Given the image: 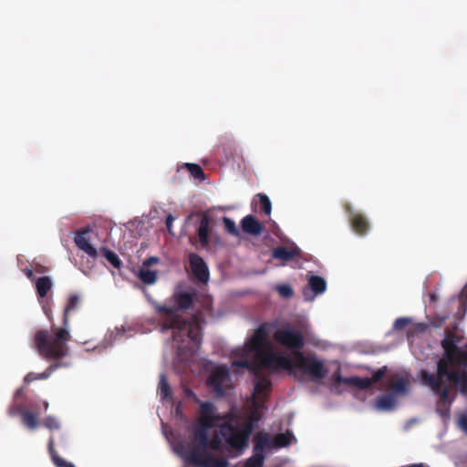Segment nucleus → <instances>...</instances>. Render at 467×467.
<instances>
[{
	"label": "nucleus",
	"instance_id": "1",
	"mask_svg": "<svg viewBox=\"0 0 467 467\" xmlns=\"http://www.w3.org/2000/svg\"><path fill=\"white\" fill-rule=\"evenodd\" d=\"M215 406L210 401L200 402L199 426L193 431L194 445L186 461L196 467H227L228 461L207 452L209 429L219 426L220 434L229 447L243 450L248 446L254 430V420L233 423L232 414H216Z\"/></svg>",
	"mask_w": 467,
	"mask_h": 467
},
{
	"label": "nucleus",
	"instance_id": "2",
	"mask_svg": "<svg viewBox=\"0 0 467 467\" xmlns=\"http://www.w3.org/2000/svg\"><path fill=\"white\" fill-rule=\"evenodd\" d=\"M462 337L449 328L445 329V335L441 342L443 348V356L437 361L436 373L421 370L420 379L423 385L430 388L434 394L439 396L437 411L441 416H448L451 406L455 400V394L451 397L450 390L460 391L467 395V372L459 368H451L455 356L462 349L458 347Z\"/></svg>",
	"mask_w": 467,
	"mask_h": 467
},
{
	"label": "nucleus",
	"instance_id": "3",
	"mask_svg": "<svg viewBox=\"0 0 467 467\" xmlns=\"http://www.w3.org/2000/svg\"><path fill=\"white\" fill-rule=\"evenodd\" d=\"M194 296V291L176 290L163 304L151 301V306L159 316L161 330L172 331L177 353L185 358L193 356L202 343L201 327L181 314L192 306Z\"/></svg>",
	"mask_w": 467,
	"mask_h": 467
},
{
	"label": "nucleus",
	"instance_id": "4",
	"mask_svg": "<svg viewBox=\"0 0 467 467\" xmlns=\"http://www.w3.org/2000/svg\"><path fill=\"white\" fill-rule=\"evenodd\" d=\"M80 302L78 295H71L64 308L62 326H52L50 330L39 329L34 337V347L39 355L47 359H60L68 356L67 343L71 340L69 332V313L75 310Z\"/></svg>",
	"mask_w": 467,
	"mask_h": 467
},
{
	"label": "nucleus",
	"instance_id": "5",
	"mask_svg": "<svg viewBox=\"0 0 467 467\" xmlns=\"http://www.w3.org/2000/svg\"><path fill=\"white\" fill-rule=\"evenodd\" d=\"M264 361L267 369L271 371L285 370L291 375L295 370H298L314 380L323 379L327 373L324 362L313 353H294L293 358L285 353H269Z\"/></svg>",
	"mask_w": 467,
	"mask_h": 467
},
{
	"label": "nucleus",
	"instance_id": "6",
	"mask_svg": "<svg viewBox=\"0 0 467 467\" xmlns=\"http://www.w3.org/2000/svg\"><path fill=\"white\" fill-rule=\"evenodd\" d=\"M273 339L281 347L291 351L289 356L291 358H294V353L301 352L305 347V337L302 332L292 328L289 325L275 330Z\"/></svg>",
	"mask_w": 467,
	"mask_h": 467
},
{
	"label": "nucleus",
	"instance_id": "7",
	"mask_svg": "<svg viewBox=\"0 0 467 467\" xmlns=\"http://www.w3.org/2000/svg\"><path fill=\"white\" fill-rule=\"evenodd\" d=\"M267 326L266 324H263L258 327V328L254 331V335L250 338L249 342L244 348V352L247 353H255L256 358H258L260 365L267 368L265 365V358L269 353H274L271 350H266L265 348L267 346Z\"/></svg>",
	"mask_w": 467,
	"mask_h": 467
},
{
	"label": "nucleus",
	"instance_id": "8",
	"mask_svg": "<svg viewBox=\"0 0 467 467\" xmlns=\"http://www.w3.org/2000/svg\"><path fill=\"white\" fill-rule=\"evenodd\" d=\"M206 384L217 396L223 397L231 387V375L227 366L223 365L213 369Z\"/></svg>",
	"mask_w": 467,
	"mask_h": 467
},
{
	"label": "nucleus",
	"instance_id": "9",
	"mask_svg": "<svg viewBox=\"0 0 467 467\" xmlns=\"http://www.w3.org/2000/svg\"><path fill=\"white\" fill-rule=\"evenodd\" d=\"M253 392V405L255 409L263 407L267 396L272 390V383L268 377L262 376L256 371Z\"/></svg>",
	"mask_w": 467,
	"mask_h": 467
},
{
	"label": "nucleus",
	"instance_id": "10",
	"mask_svg": "<svg viewBox=\"0 0 467 467\" xmlns=\"http://www.w3.org/2000/svg\"><path fill=\"white\" fill-rule=\"evenodd\" d=\"M189 264L192 275L200 283H207L209 280V269L204 260L197 254H189Z\"/></svg>",
	"mask_w": 467,
	"mask_h": 467
},
{
	"label": "nucleus",
	"instance_id": "11",
	"mask_svg": "<svg viewBox=\"0 0 467 467\" xmlns=\"http://www.w3.org/2000/svg\"><path fill=\"white\" fill-rule=\"evenodd\" d=\"M90 233H92V229L89 226L79 230L75 235L74 242L79 250L85 252L90 257L96 258L98 251L90 244V238L88 237Z\"/></svg>",
	"mask_w": 467,
	"mask_h": 467
},
{
	"label": "nucleus",
	"instance_id": "12",
	"mask_svg": "<svg viewBox=\"0 0 467 467\" xmlns=\"http://www.w3.org/2000/svg\"><path fill=\"white\" fill-rule=\"evenodd\" d=\"M345 211L348 214L353 230L359 235H365L369 228L367 218L361 213H355L349 203L345 205Z\"/></svg>",
	"mask_w": 467,
	"mask_h": 467
},
{
	"label": "nucleus",
	"instance_id": "13",
	"mask_svg": "<svg viewBox=\"0 0 467 467\" xmlns=\"http://www.w3.org/2000/svg\"><path fill=\"white\" fill-rule=\"evenodd\" d=\"M300 255V249L297 246L286 247L278 246L273 250L272 257L283 262L291 261Z\"/></svg>",
	"mask_w": 467,
	"mask_h": 467
},
{
	"label": "nucleus",
	"instance_id": "14",
	"mask_svg": "<svg viewBox=\"0 0 467 467\" xmlns=\"http://www.w3.org/2000/svg\"><path fill=\"white\" fill-rule=\"evenodd\" d=\"M63 358H60V359H53L55 362L51 365H49L47 369L42 372V373H39V374H36V373H34V372H30L28 373L25 379H24V381L26 383H30L34 380H37V379H48L51 374L56 370L58 368L60 367H66L67 364L65 363H62L61 360Z\"/></svg>",
	"mask_w": 467,
	"mask_h": 467
},
{
	"label": "nucleus",
	"instance_id": "15",
	"mask_svg": "<svg viewBox=\"0 0 467 467\" xmlns=\"http://www.w3.org/2000/svg\"><path fill=\"white\" fill-rule=\"evenodd\" d=\"M243 232L251 235H259L263 231V225L254 215H246L241 221Z\"/></svg>",
	"mask_w": 467,
	"mask_h": 467
},
{
	"label": "nucleus",
	"instance_id": "16",
	"mask_svg": "<svg viewBox=\"0 0 467 467\" xmlns=\"http://www.w3.org/2000/svg\"><path fill=\"white\" fill-rule=\"evenodd\" d=\"M209 233H210V218L207 215H203L200 220L199 227L197 229V235H198L201 246L202 248H206L210 244Z\"/></svg>",
	"mask_w": 467,
	"mask_h": 467
},
{
	"label": "nucleus",
	"instance_id": "17",
	"mask_svg": "<svg viewBox=\"0 0 467 467\" xmlns=\"http://www.w3.org/2000/svg\"><path fill=\"white\" fill-rule=\"evenodd\" d=\"M455 303H457L458 305V309L457 312L455 313V318L458 321H462L464 318L467 312V285H465L462 288L457 298L451 299V304Z\"/></svg>",
	"mask_w": 467,
	"mask_h": 467
},
{
	"label": "nucleus",
	"instance_id": "18",
	"mask_svg": "<svg viewBox=\"0 0 467 467\" xmlns=\"http://www.w3.org/2000/svg\"><path fill=\"white\" fill-rule=\"evenodd\" d=\"M250 353L245 354L244 352V348L240 351V358H234L232 362L233 367L247 368L250 371L256 372L257 367L256 365L248 359V356Z\"/></svg>",
	"mask_w": 467,
	"mask_h": 467
},
{
	"label": "nucleus",
	"instance_id": "19",
	"mask_svg": "<svg viewBox=\"0 0 467 467\" xmlns=\"http://www.w3.org/2000/svg\"><path fill=\"white\" fill-rule=\"evenodd\" d=\"M51 288L52 281L49 276H42L36 280V295L39 298L46 297Z\"/></svg>",
	"mask_w": 467,
	"mask_h": 467
},
{
	"label": "nucleus",
	"instance_id": "20",
	"mask_svg": "<svg viewBox=\"0 0 467 467\" xmlns=\"http://www.w3.org/2000/svg\"><path fill=\"white\" fill-rule=\"evenodd\" d=\"M254 452L264 453V450L270 446V439L267 433L258 432L254 437Z\"/></svg>",
	"mask_w": 467,
	"mask_h": 467
},
{
	"label": "nucleus",
	"instance_id": "21",
	"mask_svg": "<svg viewBox=\"0 0 467 467\" xmlns=\"http://www.w3.org/2000/svg\"><path fill=\"white\" fill-rule=\"evenodd\" d=\"M308 286L315 294H322L327 288L326 280L319 275H311L308 279Z\"/></svg>",
	"mask_w": 467,
	"mask_h": 467
},
{
	"label": "nucleus",
	"instance_id": "22",
	"mask_svg": "<svg viewBox=\"0 0 467 467\" xmlns=\"http://www.w3.org/2000/svg\"><path fill=\"white\" fill-rule=\"evenodd\" d=\"M48 452L51 456L52 462L56 467H67L70 462L61 458L55 450L54 438L50 437L48 441Z\"/></svg>",
	"mask_w": 467,
	"mask_h": 467
},
{
	"label": "nucleus",
	"instance_id": "23",
	"mask_svg": "<svg viewBox=\"0 0 467 467\" xmlns=\"http://www.w3.org/2000/svg\"><path fill=\"white\" fill-rule=\"evenodd\" d=\"M396 400L392 394H383L377 399L376 407L379 410H391Z\"/></svg>",
	"mask_w": 467,
	"mask_h": 467
},
{
	"label": "nucleus",
	"instance_id": "24",
	"mask_svg": "<svg viewBox=\"0 0 467 467\" xmlns=\"http://www.w3.org/2000/svg\"><path fill=\"white\" fill-rule=\"evenodd\" d=\"M346 381L348 386L356 387L359 389H367L373 385L370 378H360L358 376L349 377Z\"/></svg>",
	"mask_w": 467,
	"mask_h": 467
},
{
	"label": "nucleus",
	"instance_id": "25",
	"mask_svg": "<svg viewBox=\"0 0 467 467\" xmlns=\"http://www.w3.org/2000/svg\"><path fill=\"white\" fill-rule=\"evenodd\" d=\"M22 422L27 428L34 430L38 426L37 416L27 410H21Z\"/></svg>",
	"mask_w": 467,
	"mask_h": 467
},
{
	"label": "nucleus",
	"instance_id": "26",
	"mask_svg": "<svg viewBox=\"0 0 467 467\" xmlns=\"http://www.w3.org/2000/svg\"><path fill=\"white\" fill-rule=\"evenodd\" d=\"M101 254L107 259V261L113 265L115 268L119 269L122 266V262L119 256L107 247H101Z\"/></svg>",
	"mask_w": 467,
	"mask_h": 467
},
{
	"label": "nucleus",
	"instance_id": "27",
	"mask_svg": "<svg viewBox=\"0 0 467 467\" xmlns=\"http://www.w3.org/2000/svg\"><path fill=\"white\" fill-rule=\"evenodd\" d=\"M159 393L161 395V400H168L169 398L171 397V388L164 374H161L160 376Z\"/></svg>",
	"mask_w": 467,
	"mask_h": 467
},
{
	"label": "nucleus",
	"instance_id": "28",
	"mask_svg": "<svg viewBox=\"0 0 467 467\" xmlns=\"http://www.w3.org/2000/svg\"><path fill=\"white\" fill-rule=\"evenodd\" d=\"M451 368H459L464 369L467 372V348H462L451 364Z\"/></svg>",
	"mask_w": 467,
	"mask_h": 467
},
{
	"label": "nucleus",
	"instance_id": "29",
	"mask_svg": "<svg viewBox=\"0 0 467 467\" xmlns=\"http://www.w3.org/2000/svg\"><path fill=\"white\" fill-rule=\"evenodd\" d=\"M139 278L146 285H152L157 280L156 271L142 268L139 272Z\"/></svg>",
	"mask_w": 467,
	"mask_h": 467
},
{
	"label": "nucleus",
	"instance_id": "30",
	"mask_svg": "<svg viewBox=\"0 0 467 467\" xmlns=\"http://www.w3.org/2000/svg\"><path fill=\"white\" fill-rule=\"evenodd\" d=\"M183 167L185 169H187V171L190 172V174L194 178V179H197V180H204L205 179V174H204V171L202 169V167L199 165V164H195V163H185L183 165Z\"/></svg>",
	"mask_w": 467,
	"mask_h": 467
},
{
	"label": "nucleus",
	"instance_id": "31",
	"mask_svg": "<svg viewBox=\"0 0 467 467\" xmlns=\"http://www.w3.org/2000/svg\"><path fill=\"white\" fill-rule=\"evenodd\" d=\"M264 462V453L254 452V454L246 460L244 467H263Z\"/></svg>",
	"mask_w": 467,
	"mask_h": 467
},
{
	"label": "nucleus",
	"instance_id": "32",
	"mask_svg": "<svg viewBox=\"0 0 467 467\" xmlns=\"http://www.w3.org/2000/svg\"><path fill=\"white\" fill-rule=\"evenodd\" d=\"M256 197L259 199L262 212L265 215H270L272 211V204L268 196L264 193H258Z\"/></svg>",
	"mask_w": 467,
	"mask_h": 467
},
{
	"label": "nucleus",
	"instance_id": "33",
	"mask_svg": "<svg viewBox=\"0 0 467 467\" xmlns=\"http://www.w3.org/2000/svg\"><path fill=\"white\" fill-rule=\"evenodd\" d=\"M223 223L224 229L228 234H230L234 236H236V237L240 235V232H239L235 223L232 219H230L228 217H223Z\"/></svg>",
	"mask_w": 467,
	"mask_h": 467
},
{
	"label": "nucleus",
	"instance_id": "34",
	"mask_svg": "<svg viewBox=\"0 0 467 467\" xmlns=\"http://www.w3.org/2000/svg\"><path fill=\"white\" fill-rule=\"evenodd\" d=\"M293 435L289 432L277 434L275 438V442L277 447H285L291 443Z\"/></svg>",
	"mask_w": 467,
	"mask_h": 467
},
{
	"label": "nucleus",
	"instance_id": "35",
	"mask_svg": "<svg viewBox=\"0 0 467 467\" xmlns=\"http://www.w3.org/2000/svg\"><path fill=\"white\" fill-rule=\"evenodd\" d=\"M392 390L396 393H404L406 391V381L400 378L390 385Z\"/></svg>",
	"mask_w": 467,
	"mask_h": 467
},
{
	"label": "nucleus",
	"instance_id": "36",
	"mask_svg": "<svg viewBox=\"0 0 467 467\" xmlns=\"http://www.w3.org/2000/svg\"><path fill=\"white\" fill-rule=\"evenodd\" d=\"M44 426L50 431L58 430L60 428V423L58 420L52 416H48L44 420Z\"/></svg>",
	"mask_w": 467,
	"mask_h": 467
},
{
	"label": "nucleus",
	"instance_id": "37",
	"mask_svg": "<svg viewBox=\"0 0 467 467\" xmlns=\"http://www.w3.org/2000/svg\"><path fill=\"white\" fill-rule=\"evenodd\" d=\"M279 295L284 298H290L294 295V291L289 285H280L277 286Z\"/></svg>",
	"mask_w": 467,
	"mask_h": 467
},
{
	"label": "nucleus",
	"instance_id": "38",
	"mask_svg": "<svg viewBox=\"0 0 467 467\" xmlns=\"http://www.w3.org/2000/svg\"><path fill=\"white\" fill-rule=\"evenodd\" d=\"M387 371H388L387 366H384V367L379 368L378 370H376L373 373L372 377L370 378L372 384L377 383L379 380H381L382 378L386 375Z\"/></svg>",
	"mask_w": 467,
	"mask_h": 467
},
{
	"label": "nucleus",
	"instance_id": "39",
	"mask_svg": "<svg viewBox=\"0 0 467 467\" xmlns=\"http://www.w3.org/2000/svg\"><path fill=\"white\" fill-rule=\"evenodd\" d=\"M222 441L221 438L218 435H215L212 439L209 438L207 442V450L211 449L213 451H217L221 448Z\"/></svg>",
	"mask_w": 467,
	"mask_h": 467
},
{
	"label": "nucleus",
	"instance_id": "40",
	"mask_svg": "<svg viewBox=\"0 0 467 467\" xmlns=\"http://www.w3.org/2000/svg\"><path fill=\"white\" fill-rule=\"evenodd\" d=\"M458 428L467 435V413H462L457 419Z\"/></svg>",
	"mask_w": 467,
	"mask_h": 467
},
{
	"label": "nucleus",
	"instance_id": "41",
	"mask_svg": "<svg viewBox=\"0 0 467 467\" xmlns=\"http://www.w3.org/2000/svg\"><path fill=\"white\" fill-rule=\"evenodd\" d=\"M410 320L408 317H399L395 320L393 328L396 330H402L410 324Z\"/></svg>",
	"mask_w": 467,
	"mask_h": 467
},
{
	"label": "nucleus",
	"instance_id": "42",
	"mask_svg": "<svg viewBox=\"0 0 467 467\" xmlns=\"http://www.w3.org/2000/svg\"><path fill=\"white\" fill-rule=\"evenodd\" d=\"M447 318H448L447 316L437 317L433 318V320L431 321V325L435 327H440L441 326H442L445 323Z\"/></svg>",
	"mask_w": 467,
	"mask_h": 467
},
{
	"label": "nucleus",
	"instance_id": "43",
	"mask_svg": "<svg viewBox=\"0 0 467 467\" xmlns=\"http://www.w3.org/2000/svg\"><path fill=\"white\" fill-rule=\"evenodd\" d=\"M333 379H334L335 382L337 384L343 383V384L348 385V382L346 380L348 379V378L342 377L339 372L334 373Z\"/></svg>",
	"mask_w": 467,
	"mask_h": 467
},
{
	"label": "nucleus",
	"instance_id": "44",
	"mask_svg": "<svg viewBox=\"0 0 467 467\" xmlns=\"http://www.w3.org/2000/svg\"><path fill=\"white\" fill-rule=\"evenodd\" d=\"M23 409L20 408L19 406H11L9 409H8V414L12 417L16 416V414H20L21 415V410Z\"/></svg>",
	"mask_w": 467,
	"mask_h": 467
},
{
	"label": "nucleus",
	"instance_id": "45",
	"mask_svg": "<svg viewBox=\"0 0 467 467\" xmlns=\"http://www.w3.org/2000/svg\"><path fill=\"white\" fill-rule=\"evenodd\" d=\"M174 221V217L171 215V214H169L166 218V227H167V230L169 231V233L172 234L171 233V227H172V223Z\"/></svg>",
	"mask_w": 467,
	"mask_h": 467
},
{
	"label": "nucleus",
	"instance_id": "46",
	"mask_svg": "<svg viewBox=\"0 0 467 467\" xmlns=\"http://www.w3.org/2000/svg\"><path fill=\"white\" fill-rule=\"evenodd\" d=\"M159 262V259L157 257H154V256H151V257H149L147 258L144 262H143V266H150L153 264H156Z\"/></svg>",
	"mask_w": 467,
	"mask_h": 467
},
{
	"label": "nucleus",
	"instance_id": "47",
	"mask_svg": "<svg viewBox=\"0 0 467 467\" xmlns=\"http://www.w3.org/2000/svg\"><path fill=\"white\" fill-rule=\"evenodd\" d=\"M185 394L187 397L192 398L195 402H200V400L192 390L187 389L185 390Z\"/></svg>",
	"mask_w": 467,
	"mask_h": 467
},
{
	"label": "nucleus",
	"instance_id": "48",
	"mask_svg": "<svg viewBox=\"0 0 467 467\" xmlns=\"http://www.w3.org/2000/svg\"><path fill=\"white\" fill-rule=\"evenodd\" d=\"M23 272H24V274L26 275V277H27L28 279H30L31 281H33V279H34V274H33L32 269H30V268L26 267V268H25V269L23 270Z\"/></svg>",
	"mask_w": 467,
	"mask_h": 467
},
{
	"label": "nucleus",
	"instance_id": "49",
	"mask_svg": "<svg viewBox=\"0 0 467 467\" xmlns=\"http://www.w3.org/2000/svg\"><path fill=\"white\" fill-rule=\"evenodd\" d=\"M47 267L40 265H36V271L39 274H43V273L47 272Z\"/></svg>",
	"mask_w": 467,
	"mask_h": 467
},
{
	"label": "nucleus",
	"instance_id": "50",
	"mask_svg": "<svg viewBox=\"0 0 467 467\" xmlns=\"http://www.w3.org/2000/svg\"><path fill=\"white\" fill-rule=\"evenodd\" d=\"M22 393V389H19L16 392V397L19 396Z\"/></svg>",
	"mask_w": 467,
	"mask_h": 467
},
{
	"label": "nucleus",
	"instance_id": "51",
	"mask_svg": "<svg viewBox=\"0 0 467 467\" xmlns=\"http://www.w3.org/2000/svg\"><path fill=\"white\" fill-rule=\"evenodd\" d=\"M44 408H45V410H47V408H48V402L44 401Z\"/></svg>",
	"mask_w": 467,
	"mask_h": 467
},
{
	"label": "nucleus",
	"instance_id": "52",
	"mask_svg": "<svg viewBox=\"0 0 467 467\" xmlns=\"http://www.w3.org/2000/svg\"><path fill=\"white\" fill-rule=\"evenodd\" d=\"M67 467H75L73 463H69Z\"/></svg>",
	"mask_w": 467,
	"mask_h": 467
}]
</instances>
